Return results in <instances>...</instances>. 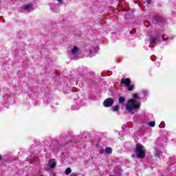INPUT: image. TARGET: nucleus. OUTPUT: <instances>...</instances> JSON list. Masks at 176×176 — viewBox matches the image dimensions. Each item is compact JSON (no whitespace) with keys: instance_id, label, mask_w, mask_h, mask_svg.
<instances>
[{"instance_id":"obj_1","label":"nucleus","mask_w":176,"mask_h":176,"mask_svg":"<svg viewBox=\"0 0 176 176\" xmlns=\"http://www.w3.org/2000/svg\"><path fill=\"white\" fill-rule=\"evenodd\" d=\"M125 109L127 112L131 113V112H133V109H140V104H136L135 100L131 98L125 105Z\"/></svg>"},{"instance_id":"obj_2","label":"nucleus","mask_w":176,"mask_h":176,"mask_svg":"<svg viewBox=\"0 0 176 176\" xmlns=\"http://www.w3.org/2000/svg\"><path fill=\"white\" fill-rule=\"evenodd\" d=\"M134 152L138 159H144L145 157V150H144L142 144H136Z\"/></svg>"},{"instance_id":"obj_3","label":"nucleus","mask_w":176,"mask_h":176,"mask_svg":"<svg viewBox=\"0 0 176 176\" xmlns=\"http://www.w3.org/2000/svg\"><path fill=\"white\" fill-rule=\"evenodd\" d=\"M115 103V100L112 98H108L103 102V105L105 108H109L113 105Z\"/></svg>"},{"instance_id":"obj_4","label":"nucleus","mask_w":176,"mask_h":176,"mask_svg":"<svg viewBox=\"0 0 176 176\" xmlns=\"http://www.w3.org/2000/svg\"><path fill=\"white\" fill-rule=\"evenodd\" d=\"M120 85H125V86L127 87V86H130V85H131V80L130 78H122Z\"/></svg>"},{"instance_id":"obj_5","label":"nucleus","mask_w":176,"mask_h":176,"mask_svg":"<svg viewBox=\"0 0 176 176\" xmlns=\"http://www.w3.org/2000/svg\"><path fill=\"white\" fill-rule=\"evenodd\" d=\"M153 19L156 21L158 24L163 23V18L160 16H154Z\"/></svg>"},{"instance_id":"obj_6","label":"nucleus","mask_w":176,"mask_h":176,"mask_svg":"<svg viewBox=\"0 0 176 176\" xmlns=\"http://www.w3.org/2000/svg\"><path fill=\"white\" fill-rule=\"evenodd\" d=\"M157 39H159V36H157L155 37L151 36L149 38L150 43H156V42L157 41Z\"/></svg>"},{"instance_id":"obj_7","label":"nucleus","mask_w":176,"mask_h":176,"mask_svg":"<svg viewBox=\"0 0 176 176\" xmlns=\"http://www.w3.org/2000/svg\"><path fill=\"white\" fill-rule=\"evenodd\" d=\"M79 52V48L78 47L74 46V48L72 50V54H76Z\"/></svg>"},{"instance_id":"obj_8","label":"nucleus","mask_w":176,"mask_h":176,"mask_svg":"<svg viewBox=\"0 0 176 176\" xmlns=\"http://www.w3.org/2000/svg\"><path fill=\"white\" fill-rule=\"evenodd\" d=\"M113 112H119L120 107L119 105H116L114 107L111 108Z\"/></svg>"},{"instance_id":"obj_9","label":"nucleus","mask_w":176,"mask_h":176,"mask_svg":"<svg viewBox=\"0 0 176 176\" xmlns=\"http://www.w3.org/2000/svg\"><path fill=\"white\" fill-rule=\"evenodd\" d=\"M56 164L55 162H54V161L49 162V166L51 168H54V167H56Z\"/></svg>"},{"instance_id":"obj_10","label":"nucleus","mask_w":176,"mask_h":176,"mask_svg":"<svg viewBox=\"0 0 176 176\" xmlns=\"http://www.w3.org/2000/svg\"><path fill=\"white\" fill-rule=\"evenodd\" d=\"M118 101H119L120 104H123V102H124V101H126V98H124L123 96H120L118 98Z\"/></svg>"},{"instance_id":"obj_11","label":"nucleus","mask_w":176,"mask_h":176,"mask_svg":"<svg viewBox=\"0 0 176 176\" xmlns=\"http://www.w3.org/2000/svg\"><path fill=\"white\" fill-rule=\"evenodd\" d=\"M105 152L106 153H107L108 155H111V153H112V148L111 147H107L105 148Z\"/></svg>"},{"instance_id":"obj_12","label":"nucleus","mask_w":176,"mask_h":176,"mask_svg":"<svg viewBox=\"0 0 176 176\" xmlns=\"http://www.w3.org/2000/svg\"><path fill=\"white\" fill-rule=\"evenodd\" d=\"M71 173H72V169H71V168H67L65 170V175H69V174H71Z\"/></svg>"},{"instance_id":"obj_13","label":"nucleus","mask_w":176,"mask_h":176,"mask_svg":"<svg viewBox=\"0 0 176 176\" xmlns=\"http://www.w3.org/2000/svg\"><path fill=\"white\" fill-rule=\"evenodd\" d=\"M126 87L129 91H133L134 90V85H131V84H130L129 86H127Z\"/></svg>"},{"instance_id":"obj_14","label":"nucleus","mask_w":176,"mask_h":176,"mask_svg":"<svg viewBox=\"0 0 176 176\" xmlns=\"http://www.w3.org/2000/svg\"><path fill=\"white\" fill-rule=\"evenodd\" d=\"M24 10H29V9H31V5L27 4L25 5L23 7Z\"/></svg>"},{"instance_id":"obj_15","label":"nucleus","mask_w":176,"mask_h":176,"mask_svg":"<svg viewBox=\"0 0 176 176\" xmlns=\"http://www.w3.org/2000/svg\"><path fill=\"white\" fill-rule=\"evenodd\" d=\"M160 155H162V152H160L159 151H156L155 153V157H159V156H160Z\"/></svg>"},{"instance_id":"obj_16","label":"nucleus","mask_w":176,"mask_h":176,"mask_svg":"<svg viewBox=\"0 0 176 176\" xmlns=\"http://www.w3.org/2000/svg\"><path fill=\"white\" fill-rule=\"evenodd\" d=\"M156 123L155 122V121H153V122H150L148 123V126H150L151 127H155Z\"/></svg>"},{"instance_id":"obj_17","label":"nucleus","mask_w":176,"mask_h":176,"mask_svg":"<svg viewBox=\"0 0 176 176\" xmlns=\"http://www.w3.org/2000/svg\"><path fill=\"white\" fill-rule=\"evenodd\" d=\"M135 29H133L131 32H130V34L131 35H133V34H135Z\"/></svg>"},{"instance_id":"obj_18","label":"nucleus","mask_w":176,"mask_h":176,"mask_svg":"<svg viewBox=\"0 0 176 176\" xmlns=\"http://www.w3.org/2000/svg\"><path fill=\"white\" fill-rule=\"evenodd\" d=\"M133 98H135V99L140 98V97L138 96V95L137 94H133Z\"/></svg>"},{"instance_id":"obj_19","label":"nucleus","mask_w":176,"mask_h":176,"mask_svg":"<svg viewBox=\"0 0 176 176\" xmlns=\"http://www.w3.org/2000/svg\"><path fill=\"white\" fill-rule=\"evenodd\" d=\"M152 3V0H147V4L151 5Z\"/></svg>"},{"instance_id":"obj_20","label":"nucleus","mask_w":176,"mask_h":176,"mask_svg":"<svg viewBox=\"0 0 176 176\" xmlns=\"http://www.w3.org/2000/svg\"><path fill=\"white\" fill-rule=\"evenodd\" d=\"M56 1H58V2H59L60 3L63 2V0H56Z\"/></svg>"},{"instance_id":"obj_21","label":"nucleus","mask_w":176,"mask_h":176,"mask_svg":"<svg viewBox=\"0 0 176 176\" xmlns=\"http://www.w3.org/2000/svg\"><path fill=\"white\" fill-rule=\"evenodd\" d=\"M2 160V156L0 155V160Z\"/></svg>"},{"instance_id":"obj_22","label":"nucleus","mask_w":176,"mask_h":176,"mask_svg":"<svg viewBox=\"0 0 176 176\" xmlns=\"http://www.w3.org/2000/svg\"><path fill=\"white\" fill-rule=\"evenodd\" d=\"M163 41H166V39L163 38Z\"/></svg>"}]
</instances>
